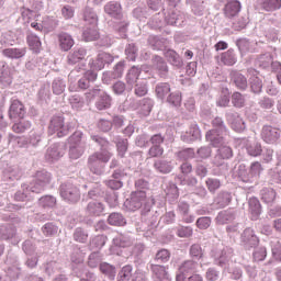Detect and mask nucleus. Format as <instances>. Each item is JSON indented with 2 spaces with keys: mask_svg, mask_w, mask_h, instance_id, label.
Wrapping results in <instances>:
<instances>
[{
  "mask_svg": "<svg viewBox=\"0 0 281 281\" xmlns=\"http://www.w3.org/2000/svg\"><path fill=\"white\" fill-rule=\"evenodd\" d=\"M214 130L206 133L207 142H211L212 146H218L223 144V134L225 133V125H223V119L215 117L213 120Z\"/></svg>",
  "mask_w": 281,
  "mask_h": 281,
  "instance_id": "1",
  "label": "nucleus"
},
{
  "mask_svg": "<svg viewBox=\"0 0 281 281\" xmlns=\"http://www.w3.org/2000/svg\"><path fill=\"white\" fill-rule=\"evenodd\" d=\"M60 195L68 203H78L80 201V190L74 184H63L60 187Z\"/></svg>",
  "mask_w": 281,
  "mask_h": 281,
  "instance_id": "2",
  "label": "nucleus"
},
{
  "mask_svg": "<svg viewBox=\"0 0 281 281\" xmlns=\"http://www.w3.org/2000/svg\"><path fill=\"white\" fill-rule=\"evenodd\" d=\"M261 139L266 144H277L280 139L281 132L280 128L273 127L271 125H265L261 130Z\"/></svg>",
  "mask_w": 281,
  "mask_h": 281,
  "instance_id": "3",
  "label": "nucleus"
},
{
  "mask_svg": "<svg viewBox=\"0 0 281 281\" xmlns=\"http://www.w3.org/2000/svg\"><path fill=\"white\" fill-rule=\"evenodd\" d=\"M146 203V191H135L132 193L131 199L125 202L127 209L132 212L139 210Z\"/></svg>",
  "mask_w": 281,
  "mask_h": 281,
  "instance_id": "4",
  "label": "nucleus"
},
{
  "mask_svg": "<svg viewBox=\"0 0 281 281\" xmlns=\"http://www.w3.org/2000/svg\"><path fill=\"white\" fill-rule=\"evenodd\" d=\"M82 38L86 43L98 41L100 38V31L98 30V18L92 14V25L87 26L82 33Z\"/></svg>",
  "mask_w": 281,
  "mask_h": 281,
  "instance_id": "5",
  "label": "nucleus"
},
{
  "mask_svg": "<svg viewBox=\"0 0 281 281\" xmlns=\"http://www.w3.org/2000/svg\"><path fill=\"white\" fill-rule=\"evenodd\" d=\"M48 131L52 134L57 133V137H65L69 133V130L65 127V120L60 116H56L50 121Z\"/></svg>",
  "mask_w": 281,
  "mask_h": 281,
  "instance_id": "6",
  "label": "nucleus"
},
{
  "mask_svg": "<svg viewBox=\"0 0 281 281\" xmlns=\"http://www.w3.org/2000/svg\"><path fill=\"white\" fill-rule=\"evenodd\" d=\"M234 157V150L229 146H221L214 157L213 164L215 166H223L227 159Z\"/></svg>",
  "mask_w": 281,
  "mask_h": 281,
  "instance_id": "7",
  "label": "nucleus"
},
{
  "mask_svg": "<svg viewBox=\"0 0 281 281\" xmlns=\"http://www.w3.org/2000/svg\"><path fill=\"white\" fill-rule=\"evenodd\" d=\"M57 43L58 47L61 52H69L74 45H76V41H74V36L67 32H60L57 34Z\"/></svg>",
  "mask_w": 281,
  "mask_h": 281,
  "instance_id": "8",
  "label": "nucleus"
},
{
  "mask_svg": "<svg viewBox=\"0 0 281 281\" xmlns=\"http://www.w3.org/2000/svg\"><path fill=\"white\" fill-rule=\"evenodd\" d=\"M111 60H113V56H111V54L100 53L97 59L90 61V69H92V71H102V69H104V65H108Z\"/></svg>",
  "mask_w": 281,
  "mask_h": 281,
  "instance_id": "9",
  "label": "nucleus"
},
{
  "mask_svg": "<svg viewBox=\"0 0 281 281\" xmlns=\"http://www.w3.org/2000/svg\"><path fill=\"white\" fill-rule=\"evenodd\" d=\"M11 120H23L25 117V105L19 100H13L9 109Z\"/></svg>",
  "mask_w": 281,
  "mask_h": 281,
  "instance_id": "10",
  "label": "nucleus"
},
{
  "mask_svg": "<svg viewBox=\"0 0 281 281\" xmlns=\"http://www.w3.org/2000/svg\"><path fill=\"white\" fill-rule=\"evenodd\" d=\"M241 241L245 247H256V245L259 243V239L258 236H256V233H254V229L246 228L241 235Z\"/></svg>",
  "mask_w": 281,
  "mask_h": 281,
  "instance_id": "11",
  "label": "nucleus"
},
{
  "mask_svg": "<svg viewBox=\"0 0 281 281\" xmlns=\"http://www.w3.org/2000/svg\"><path fill=\"white\" fill-rule=\"evenodd\" d=\"M104 12L113 19H122V5L119 2H109L105 4Z\"/></svg>",
  "mask_w": 281,
  "mask_h": 281,
  "instance_id": "12",
  "label": "nucleus"
},
{
  "mask_svg": "<svg viewBox=\"0 0 281 281\" xmlns=\"http://www.w3.org/2000/svg\"><path fill=\"white\" fill-rule=\"evenodd\" d=\"M104 212V204L101 202H89L86 207V213L88 216H100Z\"/></svg>",
  "mask_w": 281,
  "mask_h": 281,
  "instance_id": "13",
  "label": "nucleus"
},
{
  "mask_svg": "<svg viewBox=\"0 0 281 281\" xmlns=\"http://www.w3.org/2000/svg\"><path fill=\"white\" fill-rule=\"evenodd\" d=\"M246 150L250 157H260L262 155V144L259 142H248L246 145Z\"/></svg>",
  "mask_w": 281,
  "mask_h": 281,
  "instance_id": "14",
  "label": "nucleus"
},
{
  "mask_svg": "<svg viewBox=\"0 0 281 281\" xmlns=\"http://www.w3.org/2000/svg\"><path fill=\"white\" fill-rule=\"evenodd\" d=\"M240 12V2L239 1H231L225 7V16L227 19H234L236 14Z\"/></svg>",
  "mask_w": 281,
  "mask_h": 281,
  "instance_id": "15",
  "label": "nucleus"
},
{
  "mask_svg": "<svg viewBox=\"0 0 281 281\" xmlns=\"http://www.w3.org/2000/svg\"><path fill=\"white\" fill-rule=\"evenodd\" d=\"M249 212L252 214V218H258L262 212V206L260 205V200L257 198H250L248 201Z\"/></svg>",
  "mask_w": 281,
  "mask_h": 281,
  "instance_id": "16",
  "label": "nucleus"
},
{
  "mask_svg": "<svg viewBox=\"0 0 281 281\" xmlns=\"http://www.w3.org/2000/svg\"><path fill=\"white\" fill-rule=\"evenodd\" d=\"M221 63L222 65H226L228 67L236 65V54H234L233 48H229L228 50L221 54Z\"/></svg>",
  "mask_w": 281,
  "mask_h": 281,
  "instance_id": "17",
  "label": "nucleus"
},
{
  "mask_svg": "<svg viewBox=\"0 0 281 281\" xmlns=\"http://www.w3.org/2000/svg\"><path fill=\"white\" fill-rule=\"evenodd\" d=\"M26 49L25 48H5L2 50L3 56H5V58H23V56H25L26 54Z\"/></svg>",
  "mask_w": 281,
  "mask_h": 281,
  "instance_id": "18",
  "label": "nucleus"
},
{
  "mask_svg": "<svg viewBox=\"0 0 281 281\" xmlns=\"http://www.w3.org/2000/svg\"><path fill=\"white\" fill-rule=\"evenodd\" d=\"M97 78L98 74H95L94 71H86L83 78L79 80L80 89H89V85L91 82H94Z\"/></svg>",
  "mask_w": 281,
  "mask_h": 281,
  "instance_id": "19",
  "label": "nucleus"
},
{
  "mask_svg": "<svg viewBox=\"0 0 281 281\" xmlns=\"http://www.w3.org/2000/svg\"><path fill=\"white\" fill-rule=\"evenodd\" d=\"M150 269L158 280H168V269L166 266L151 265Z\"/></svg>",
  "mask_w": 281,
  "mask_h": 281,
  "instance_id": "20",
  "label": "nucleus"
},
{
  "mask_svg": "<svg viewBox=\"0 0 281 281\" xmlns=\"http://www.w3.org/2000/svg\"><path fill=\"white\" fill-rule=\"evenodd\" d=\"M260 5L266 12H276L281 8V0H262Z\"/></svg>",
  "mask_w": 281,
  "mask_h": 281,
  "instance_id": "21",
  "label": "nucleus"
},
{
  "mask_svg": "<svg viewBox=\"0 0 281 281\" xmlns=\"http://www.w3.org/2000/svg\"><path fill=\"white\" fill-rule=\"evenodd\" d=\"M165 149L161 145H151L148 149L147 157L148 159H161L164 157Z\"/></svg>",
  "mask_w": 281,
  "mask_h": 281,
  "instance_id": "22",
  "label": "nucleus"
},
{
  "mask_svg": "<svg viewBox=\"0 0 281 281\" xmlns=\"http://www.w3.org/2000/svg\"><path fill=\"white\" fill-rule=\"evenodd\" d=\"M111 157H112V155L109 151L97 153V154H93L92 156H90L89 164H90V166H93L97 161H103L104 164H106V161H109V159H111Z\"/></svg>",
  "mask_w": 281,
  "mask_h": 281,
  "instance_id": "23",
  "label": "nucleus"
},
{
  "mask_svg": "<svg viewBox=\"0 0 281 281\" xmlns=\"http://www.w3.org/2000/svg\"><path fill=\"white\" fill-rule=\"evenodd\" d=\"M154 168L158 170V172H161L162 175H168L172 172V166L169 161L166 160H156L154 162Z\"/></svg>",
  "mask_w": 281,
  "mask_h": 281,
  "instance_id": "24",
  "label": "nucleus"
},
{
  "mask_svg": "<svg viewBox=\"0 0 281 281\" xmlns=\"http://www.w3.org/2000/svg\"><path fill=\"white\" fill-rule=\"evenodd\" d=\"M108 223L114 227H123V225H126V220L120 213H112L108 218Z\"/></svg>",
  "mask_w": 281,
  "mask_h": 281,
  "instance_id": "25",
  "label": "nucleus"
},
{
  "mask_svg": "<svg viewBox=\"0 0 281 281\" xmlns=\"http://www.w3.org/2000/svg\"><path fill=\"white\" fill-rule=\"evenodd\" d=\"M85 56H87V50H85V48H80L68 55V63L69 65H76L79 60H83Z\"/></svg>",
  "mask_w": 281,
  "mask_h": 281,
  "instance_id": "26",
  "label": "nucleus"
},
{
  "mask_svg": "<svg viewBox=\"0 0 281 281\" xmlns=\"http://www.w3.org/2000/svg\"><path fill=\"white\" fill-rule=\"evenodd\" d=\"M29 128H32V123H30V121H20L12 126L13 133L18 134L25 133Z\"/></svg>",
  "mask_w": 281,
  "mask_h": 281,
  "instance_id": "27",
  "label": "nucleus"
},
{
  "mask_svg": "<svg viewBox=\"0 0 281 281\" xmlns=\"http://www.w3.org/2000/svg\"><path fill=\"white\" fill-rule=\"evenodd\" d=\"M27 44L29 47H31V49H33V52H41V38H38V36L34 35V34H30L27 36Z\"/></svg>",
  "mask_w": 281,
  "mask_h": 281,
  "instance_id": "28",
  "label": "nucleus"
},
{
  "mask_svg": "<svg viewBox=\"0 0 281 281\" xmlns=\"http://www.w3.org/2000/svg\"><path fill=\"white\" fill-rule=\"evenodd\" d=\"M97 109L104 111V109H111V97L109 94H102L97 102Z\"/></svg>",
  "mask_w": 281,
  "mask_h": 281,
  "instance_id": "29",
  "label": "nucleus"
},
{
  "mask_svg": "<svg viewBox=\"0 0 281 281\" xmlns=\"http://www.w3.org/2000/svg\"><path fill=\"white\" fill-rule=\"evenodd\" d=\"M170 93V83H159L156 86V95L160 99H164L165 97Z\"/></svg>",
  "mask_w": 281,
  "mask_h": 281,
  "instance_id": "30",
  "label": "nucleus"
},
{
  "mask_svg": "<svg viewBox=\"0 0 281 281\" xmlns=\"http://www.w3.org/2000/svg\"><path fill=\"white\" fill-rule=\"evenodd\" d=\"M116 150L119 153V157H124L128 150V139L120 138L116 142Z\"/></svg>",
  "mask_w": 281,
  "mask_h": 281,
  "instance_id": "31",
  "label": "nucleus"
},
{
  "mask_svg": "<svg viewBox=\"0 0 281 281\" xmlns=\"http://www.w3.org/2000/svg\"><path fill=\"white\" fill-rule=\"evenodd\" d=\"M170 250L162 248L156 252L155 260H157V262L166 263L170 260Z\"/></svg>",
  "mask_w": 281,
  "mask_h": 281,
  "instance_id": "32",
  "label": "nucleus"
},
{
  "mask_svg": "<svg viewBox=\"0 0 281 281\" xmlns=\"http://www.w3.org/2000/svg\"><path fill=\"white\" fill-rule=\"evenodd\" d=\"M132 276H133V267L125 266L119 272V281H128L131 280Z\"/></svg>",
  "mask_w": 281,
  "mask_h": 281,
  "instance_id": "33",
  "label": "nucleus"
},
{
  "mask_svg": "<svg viewBox=\"0 0 281 281\" xmlns=\"http://www.w3.org/2000/svg\"><path fill=\"white\" fill-rule=\"evenodd\" d=\"M261 199L265 203H273L276 201V191L273 189L263 190Z\"/></svg>",
  "mask_w": 281,
  "mask_h": 281,
  "instance_id": "34",
  "label": "nucleus"
},
{
  "mask_svg": "<svg viewBox=\"0 0 281 281\" xmlns=\"http://www.w3.org/2000/svg\"><path fill=\"white\" fill-rule=\"evenodd\" d=\"M192 234H194V231L190 226H181L177 229L179 238H191Z\"/></svg>",
  "mask_w": 281,
  "mask_h": 281,
  "instance_id": "35",
  "label": "nucleus"
},
{
  "mask_svg": "<svg viewBox=\"0 0 281 281\" xmlns=\"http://www.w3.org/2000/svg\"><path fill=\"white\" fill-rule=\"evenodd\" d=\"M190 256H192V258H195L196 260H201V258H203V248H201V245L193 244L190 247Z\"/></svg>",
  "mask_w": 281,
  "mask_h": 281,
  "instance_id": "36",
  "label": "nucleus"
},
{
  "mask_svg": "<svg viewBox=\"0 0 281 281\" xmlns=\"http://www.w3.org/2000/svg\"><path fill=\"white\" fill-rule=\"evenodd\" d=\"M234 82L238 89H247V78L241 74L236 72L234 75Z\"/></svg>",
  "mask_w": 281,
  "mask_h": 281,
  "instance_id": "37",
  "label": "nucleus"
},
{
  "mask_svg": "<svg viewBox=\"0 0 281 281\" xmlns=\"http://www.w3.org/2000/svg\"><path fill=\"white\" fill-rule=\"evenodd\" d=\"M46 157L47 159H52V161H56L63 157V151H59L58 147H50L47 149Z\"/></svg>",
  "mask_w": 281,
  "mask_h": 281,
  "instance_id": "38",
  "label": "nucleus"
},
{
  "mask_svg": "<svg viewBox=\"0 0 281 281\" xmlns=\"http://www.w3.org/2000/svg\"><path fill=\"white\" fill-rule=\"evenodd\" d=\"M205 183L209 192H212V193L216 192V190L221 188V180L218 179L209 178Z\"/></svg>",
  "mask_w": 281,
  "mask_h": 281,
  "instance_id": "39",
  "label": "nucleus"
},
{
  "mask_svg": "<svg viewBox=\"0 0 281 281\" xmlns=\"http://www.w3.org/2000/svg\"><path fill=\"white\" fill-rule=\"evenodd\" d=\"M232 102L237 109H243V106H245V98H243V94H240V92L233 93Z\"/></svg>",
  "mask_w": 281,
  "mask_h": 281,
  "instance_id": "40",
  "label": "nucleus"
},
{
  "mask_svg": "<svg viewBox=\"0 0 281 281\" xmlns=\"http://www.w3.org/2000/svg\"><path fill=\"white\" fill-rule=\"evenodd\" d=\"M195 269V263L192 260H188L184 261L180 267H179V271H181V273H190V271H194Z\"/></svg>",
  "mask_w": 281,
  "mask_h": 281,
  "instance_id": "41",
  "label": "nucleus"
},
{
  "mask_svg": "<svg viewBox=\"0 0 281 281\" xmlns=\"http://www.w3.org/2000/svg\"><path fill=\"white\" fill-rule=\"evenodd\" d=\"M265 258H267V248H257L256 251L254 252V260H256V262H262Z\"/></svg>",
  "mask_w": 281,
  "mask_h": 281,
  "instance_id": "42",
  "label": "nucleus"
},
{
  "mask_svg": "<svg viewBox=\"0 0 281 281\" xmlns=\"http://www.w3.org/2000/svg\"><path fill=\"white\" fill-rule=\"evenodd\" d=\"M100 271L105 276H115V267L108 262H103L100 265Z\"/></svg>",
  "mask_w": 281,
  "mask_h": 281,
  "instance_id": "43",
  "label": "nucleus"
},
{
  "mask_svg": "<svg viewBox=\"0 0 281 281\" xmlns=\"http://www.w3.org/2000/svg\"><path fill=\"white\" fill-rule=\"evenodd\" d=\"M212 225V220L210 217H200L196 221V227L199 229H207Z\"/></svg>",
  "mask_w": 281,
  "mask_h": 281,
  "instance_id": "44",
  "label": "nucleus"
},
{
  "mask_svg": "<svg viewBox=\"0 0 281 281\" xmlns=\"http://www.w3.org/2000/svg\"><path fill=\"white\" fill-rule=\"evenodd\" d=\"M250 85L254 93H260L262 91V80H260L258 77L252 78Z\"/></svg>",
  "mask_w": 281,
  "mask_h": 281,
  "instance_id": "45",
  "label": "nucleus"
},
{
  "mask_svg": "<svg viewBox=\"0 0 281 281\" xmlns=\"http://www.w3.org/2000/svg\"><path fill=\"white\" fill-rule=\"evenodd\" d=\"M167 102H169V104H171V106H181V94L171 93L168 97Z\"/></svg>",
  "mask_w": 281,
  "mask_h": 281,
  "instance_id": "46",
  "label": "nucleus"
},
{
  "mask_svg": "<svg viewBox=\"0 0 281 281\" xmlns=\"http://www.w3.org/2000/svg\"><path fill=\"white\" fill-rule=\"evenodd\" d=\"M74 238L75 240H77V243H87V238H89V235H87V233H85V231H82L81 228H78L74 234Z\"/></svg>",
  "mask_w": 281,
  "mask_h": 281,
  "instance_id": "47",
  "label": "nucleus"
},
{
  "mask_svg": "<svg viewBox=\"0 0 281 281\" xmlns=\"http://www.w3.org/2000/svg\"><path fill=\"white\" fill-rule=\"evenodd\" d=\"M85 149L82 147H71L69 150L70 159H80Z\"/></svg>",
  "mask_w": 281,
  "mask_h": 281,
  "instance_id": "48",
  "label": "nucleus"
},
{
  "mask_svg": "<svg viewBox=\"0 0 281 281\" xmlns=\"http://www.w3.org/2000/svg\"><path fill=\"white\" fill-rule=\"evenodd\" d=\"M64 92H65V83H63L61 81L53 82V93H55V95H60Z\"/></svg>",
  "mask_w": 281,
  "mask_h": 281,
  "instance_id": "49",
  "label": "nucleus"
},
{
  "mask_svg": "<svg viewBox=\"0 0 281 281\" xmlns=\"http://www.w3.org/2000/svg\"><path fill=\"white\" fill-rule=\"evenodd\" d=\"M44 207H54L56 205V199L54 196H44L40 200Z\"/></svg>",
  "mask_w": 281,
  "mask_h": 281,
  "instance_id": "50",
  "label": "nucleus"
},
{
  "mask_svg": "<svg viewBox=\"0 0 281 281\" xmlns=\"http://www.w3.org/2000/svg\"><path fill=\"white\" fill-rule=\"evenodd\" d=\"M166 58H168V60L173 65H177L180 60L179 54H177L175 50H167Z\"/></svg>",
  "mask_w": 281,
  "mask_h": 281,
  "instance_id": "51",
  "label": "nucleus"
},
{
  "mask_svg": "<svg viewBox=\"0 0 281 281\" xmlns=\"http://www.w3.org/2000/svg\"><path fill=\"white\" fill-rule=\"evenodd\" d=\"M151 146H161L165 142L164 136L161 134L153 135L149 139Z\"/></svg>",
  "mask_w": 281,
  "mask_h": 281,
  "instance_id": "52",
  "label": "nucleus"
},
{
  "mask_svg": "<svg viewBox=\"0 0 281 281\" xmlns=\"http://www.w3.org/2000/svg\"><path fill=\"white\" fill-rule=\"evenodd\" d=\"M93 15L98 20V15L95 14V12L91 11V9H87L85 11V14H83L85 21H86V23H89L90 26L93 25Z\"/></svg>",
  "mask_w": 281,
  "mask_h": 281,
  "instance_id": "53",
  "label": "nucleus"
},
{
  "mask_svg": "<svg viewBox=\"0 0 281 281\" xmlns=\"http://www.w3.org/2000/svg\"><path fill=\"white\" fill-rule=\"evenodd\" d=\"M74 9L69 5H65L61 9V14L64 16V19H74Z\"/></svg>",
  "mask_w": 281,
  "mask_h": 281,
  "instance_id": "54",
  "label": "nucleus"
},
{
  "mask_svg": "<svg viewBox=\"0 0 281 281\" xmlns=\"http://www.w3.org/2000/svg\"><path fill=\"white\" fill-rule=\"evenodd\" d=\"M272 256L274 260L281 262V244L278 243L272 247Z\"/></svg>",
  "mask_w": 281,
  "mask_h": 281,
  "instance_id": "55",
  "label": "nucleus"
},
{
  "mask_svg": "<svg viewBox=\"0 0 281 281\" xmlns=\"http://www.w3.org/2000/svg\"><path fill=\"white\" fill-rule=\"evenodd\" d=\"M114 244L116 245V247H123V248L131 247V240L124 237L114 239Z\"/></svg>",
  "mask_w": 281,
  "mask_h": 281,
  "instance_id": "56",
  "label": "nucleus"
},
{
  "mask_svg": "<svg viewBox=\"0 0 281 281\" xmlns=\"http://www.w3.org/2000/svg\"><path fill=\"white\" fill-rule=\"evenodd\" d=\"M42 232L44 236H54V233L56 232V228L54 227L53 224H46L43 228Z\"/></svg>",
  "mask_w": 281,
  "mask_h": 281,
  "instance_id": "57",
  "label": "nucleus"
},
{
  "mask_svg": "<svg viewBox=\"0 0 281 281\" xmlns=\"http://www.w3.org/2000/svg\"><path fill=\"white\" fill-rule=\"evenodd\" d=\"M126 90V86L124 85V82L119 81L113 86V91L114 93H116L117 95L124 93V91Z\"/></svg>",
  "mask_w": 281,
  "mask_h": 281,
  "instance_id": "58",
  "label": "nucleus"
},
{
  "mask_svg": "<svg viewBox=\"0 0 281 281\" xmlns=\"http://www.w3.org/2000/svg\"><path fill=\"white\" fill-rule=\"evenodd\" d=\"M112 123L111 121H106V120H101L99 122V128H101V131H103L104 133L111 131V127H112Z\"/></svg>",
  "mask_w": 281,
  "mask_h": 281,
  "instance_id": "59",
  "label": "nucleus"
},
{
  "mask_svg": "<svg viewBox=\"0 0 281 281\" xmlns=\"http://www.w3.org/2000/svg\"><path fill=\"white\" fill-rule=\"evenodd\" d=\"M206 280L209 281H216L218 280V271H216L215 269H209L206 271Z\"/></svg>",
  "mask_w": 281,
  "mask_h": 281,
  "instance_id": "60",
  "label": "nucleus"
},
{
  "mask_svg": "<svg viewBox=\"0 0 281 281\" xmlns=\"http://www.w3.org/2000/svg\"><path fill=\"white\" fill-rule=\"evenodd\" d=\"M0 83L8 86V85H12V77L8 76L7 72H1L0 75Z\"/></svg>",
  "mask_w": 281,
  "mask_h": 281,
  "instance_id": "61",
  "label": "nucleus"
},
{
  "mask_svg": "<svg viewBox=\"0 0 281 281\" xmlns=\"http://www.w3.org/2000/svg\"><path fill=\"white\" fill-rule=\"evenodd\" d=\"M148 93V89L146 86H136L135 88V95H138V98H142Z\"/></svg>",
  "mask_w": 281,
  "mask_h": 281,
  "instance_id": "62",
  "label": "nucleus"
},
{
  "mask_svg": "<svg viewBox=\"0 0 281 281\" xmlns=\"http://www.w3.org/2000/svg\"><path fill=\"white\" fill-rule=\"evenodd\" d=\"M142 104L145 113H150V111H153V101H150V99H143Z\"/></svg>",
  "mask_w": 281,
  "mask_h": 281,
  "instance_id": "63",
  "label": "nucleus"
},
{
  "mask_svg": "<svg viewBox=\"0 0 281 281\" xmlns=\"http://www.w3.org/2000/svg\"><path fill=\"white\" fill-rule=\"evenodd\" d=\"M106 186L111 188V190H120V188H122V183L117 180H109Z\"/></svg>",
  "mask_w": 281,
  "mask_h": 281,
  "instance_id": "64",
  "label": "nucleus"
}]
</instances>
